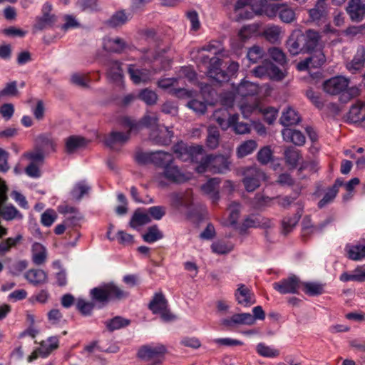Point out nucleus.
<instances>
[{
    "label": "nucleus",
    "instance_id": "obj_4",
    "mask_svg": "<svg viewBox=\"0 0 365 365\" xmlns=\"http://www.w3.org/2000/svg\"><path fill=\"white\" fill-rule=\"evenodd\" d=\"M168 352L165 345H145L139 348L137 356L147 365H161Z\"/></svg>",
    "mask_w": 365,
    "mask_h": 365
},
{
    "label": "nucleus",
    "instance_id": "obj_62",
    "mask_svg": "<svg viewBox=\"0 0 365 365\" xmlns=\"http://www.w3.org/2000/svg\"><path fill=\"white\" fill-rule=\"evenodd\" d=\"M286 74L277 66L269 62L268 63V76L269 79L274 81H281L285 77Z\"/></svg>",
    "mask_w": 365,
    "mask_h": 365
},
{
    "label": "nucleus",
    "instance_id": "obj_10",
    "mask_svg": "<svg viewBox=\"0 0 365 365\" xmlns=\"http://www.w3.org/2000/svg\"><path fill=\"white\" fill-rule=\"evenodd\" d=\"M257 24H249L242 26L238 31L237 35L231 40V45L235 51L242 48L245 43L258 32Z\"/></svg>",
    "mask_w": 365,
    "mask_h": 365
},
{
    "label": "nucleus",
    "instance_id": "obj_25",
    "mask_svg": "<svg viewBox=\"0 0 365 365\" xmlns=\"http://www.w3.org/2000/svg\"><path fill=\"white\" fill-rule=\"evenodd\" d=\"M347 12L352 21L359 22L365 16V4L362 0H350Z\"/></svg>",
    "mask_w": 365,
    "mask_h": 365
},
{
    "label": "nucleus",
    "instance_id": "obj_16",
    "mask_svg": "<svg viewBox=\"0 0 365 365\" xmlns=\"http://www.w3.org/2000/svg\"><path fill=\"white\" fill-rule=\"evenodd\" d=\"M162 175L168 180L175 183L185 182L191 178L190 174L182 172L172 163L165 166Z\"/></svg>",
    "mask_w": 365,
    "mask_h": 365
},
{
    "label": "nucleus",
    "instance_id": "obj_9",
    "mask_svg": "<svg viewBox=\"0 0 365 365\" xmlns=\"http://www.w3.org/2000/svg\"><path fill=\"white\" fill-rule=\"evenodd\" d=\"M243 184L247 192H253L259 187L260 182L266 180L265 173L256 167H251L244 173Z\"/></svg>",
    "mask_w": 365,
    "mask_h": 365
},
{
    "label": "nucleus",
    "instance_id": "obj_53",
    "mask_svg": "<svg viewBox=\"0 0 365 365\" xmlns=\"http://www.w3.org/2000/svg\"><path fill=\"white\" fill-rule=\"evenodd\" d=\"M163 237V232L158 229L157 225L150 226L147 232L143 235V239L148 243H153Z\"/></svg>",
    "mask_w": 365,
    "mask_h": 365
},
{
    "label": "nucleus",
    "instance_id": "obj_12",
    "mask_svg": "<svg viewBox=\"0 0 365 365\" xmlns=\"http://www.w3.org/2000/svg\"><path fill=\"white\" fill-rule=\"evenodd\" d=\"M287 47L288 51L292 56L307 53L304 36L300 30H295L292 33L287 41Z\"/></svg>",
    "mask_w": 365,
    "mask_h": 365
},
{
    "label": "nucleus",
    "instance_id": "obj_35",
    "mask_svg": "<svg viewBox=\"0 0 365 365\" xmlns=\"http://www.w3.org/2000/svg\"><path fill=\"white\" fill-rule=\"evenodd\" d=\"M7 234V230L0 225V238ZM22 240V235H18L15 237H9L0 242V255L8 252L10 249L17 245Z\"/></svg>",
    "mask_w": 365,
    "mask_h": 365
},
{
    "label": "nucleus",
    "instance_id": "obj_44",
    "mask_svg": "<svg viewBox=\"0 0 365 365\" xmlns=\"http://www.w3.org/2000/svg\"><path fill=\"white\" fill-rule=\"evenodd\" d=\"M56 21V16H48L47 14L37 16L34 29L37 31H42L53 26Z\"/></svg>",
    "mask_w": 365,
    "mask_h": 365
},
{
    "label": "nucleus",
    "instance_id": "obj_33",
    "mask_svg": "<svg viewBox=\"0 0 365 365\" xmlns=\"http://www.w3.org/2000/svg\"><path fill=\"white\" fill-rule=\"evenodd\" d=\"M103 48L112 53H120L125 47V42L120 38L105 37L103 40Z\"/></svg>",
    "mask_w": 365,
    "mask_h": 365
},
{
    "label": "nucleus",
    "instance_id": "obj_49",
    "mask_svg": "<svg viewBox=\"0 0 365 365\" xmlns=\"http://www.w3.org/2000/svg\"><path fill=\"white\" fill-rule=\"evenodd\" d=\"M240 110L245 118H248L252 113H260L262 108L259 102H243L240 105Z\"/></svg>",
    "mask_w": 365,
    "mask_h": 365
},
{
    "label": "nucleus",
    "instance_id": "obj_64",
    "mask_svg": "<svg viewBox=\"0 0 365 365\" xmlns=\"http://www.w3.org/2000/svg\"><path fill=\"white\" fill-rule=\"evenodd\" d=\"M270 58L279 64L286 63V56L282 49L277 47H272L268 50Z\"/></svg>",
    "mask_w": 365,
    "mask_h": 365
},
{
    "label": "nucleus",
    "instance_id": "obj_63",
    "mask_svg": "<svg viewBox=\"0 0 365 365\" xmlns=\"http://www.w3.org/2000/svg\"><path fill=\"white\" fill-rule=\"evenodd\" d=\"M71 82L80 87L88 88L90 79L87 75L75 73L71 76Z\"/></svg>",
    "mask_w": 365,
    "mask_h": 365
},
{
    "label": "nucleus",
    "instance_id": "obj_57",
    "mask_svg": "<svg viewBox=\"0 0 365 365\" xmlns=\"http://www.w3.org/2000/svg\"><path fill=\"white\" fill-rule=\"evenodd\" d=\"M130 324V321L120 317H115L106 322L108 330L114 331L125 327Z\"/></svg>",
    "mask_w": 365,
    "mask_h": 365
},
{
    "label": "nucleus",
    "instance_id": "obj_39",
    "mask_svg": "<svg viewBox=\"0 0 365 365\" xmlns=\"http://www.w3.org/2000/svg\"><path fill=\"white\" fill-rule=\"evenodd\" d=\"M278 17L284 24H292L297 20L294 9L287 4H280Z\"/></svg>",
    "mask_w": 365,
    "mask_h": 365
},
{
    "label": "nucleus",
    "instance_id": "obj_15",
    "mask_svg": "<svg viewBox=\"0 0 365 365\" xmlns=\"http://www.w3.org/2000/svg\"><path fill=\"white\" fill-rule=\"evenodd\" d=\"M173 135V131L168 127L162 125L151 130L150 140L156 145H166L171 142Z\"/></svg>",
    "mask_w": 365,
    "mask_h": 365
},
{
    "label": "nucleus",
    "instance_id": "obj_50",
    "mask_svg": "<svg viewBox=\"0 0 365 365\" xmlns=\"http://www.w3.org/2000/svg\"><path fill=\"white\" fill-rule=\"evenodd\" d=\"M86 142L85 138L81 136L72 135L66 140V149L67 153H71L78 148L84 146Z\"/></svg>",
    "mask_w": 365,
    "mask_h": 365
},
{
    "label": "nucleus",
    "instance_id": "obj_30",
    "mask_svg": "<svg viewBox=\"0 0 365 365\" xmlns=\"http://www.w3.org/2000/svg\"><path fill=\"white\" fill-rule=\"evenodd\" d=\"M252 0H237L235 5V11L237 13V19H250L254 16V10L247 8Z\"/></svg>",
    "mask_w": 365,
    "mask_h": 365
},
{
    "label": "nucleus",
    "instance_id": "obj_41",
    "mask_svg": "<svg viewBox=\"0 0 365 365\" xmlns=\"http://www.w3.org/2000/svg\"><path fill=\"white\" fill-rule=\"evenodd\" d=\"M300 121L299 114L292 108H288L282 113L280 118V123L284 127L295 125Z\"/></svg>",
    "mask_w": 365,
    "mask_h": 365
},
{
    "label": "nucleus",
    "instance_id": "obj_43",
    "mask_svg": "<svg viewBox=\"0 0 365 365\" xmlns=\"http://www.w3.org/2000/svg\"><path fill=\"white\" fill-rule=\"evenodd\" d=\"M284 155L287 165L291 168H295L302 158L299 151L292 147L286 149Z\"/></svg>",
    "mask_w": 365,
    "mask_h": 365
},
{
    "label": "nucleus",
    "instance_id": "obj_32",
    "mask_svg": "<svg viewBox=\"0 0 365 365\" xmlns=\"http://www.w3.org/2000/svg\"><path fill=\"white\" fill-rule=\"evenodd\" d=\"M130 130L129 128H128ZM133 131H130L127 133H122L118 131L111 132L105 139V144L110 148H114L115 145L117 144H123L128 141L130 138V133Z\"/></svg>",
    "mask_w": 365,
    "mask_h": 365
},
{
    "label": "nucleus",
    "instance_id": "obj_24",
    "mask_svg": "<svg viewBox=\"0 0 365 365\" xmlns=\"http://www.w3.org/2000/svg\"><path fill=\"white\" fill-rule=\"evenodd\" d=\"M220 179L213 178L209 179L205 184L201 186V190L205 195L209 196L213 203H216L220 199L219 187Z\"/></svg>",
    "mask_w": 365,
    "mask_h": 365
},
{
    "label": "nucleus",
    "instance_id": "obj_31",
    "mask_svg": "<svg viewBox=\"0 0 365 365\" xmlns=\"http://www.w3.org/2000/svg\"><path fill=\"white\" fill-rule=\"evenodd\" d=\"M106 66L108 78L115 83H121L123 74L120 63L116 61H109Z\"/></svg>",
    "mask_w": 365,
    "mask_h": 365
},
{
    "label": "nucleus",
    "instance_id": "obj_51",
    "mask_svg": "<svg viewBox=\"0 0 365 365\" xmlns=\"http://www.w3.org/2000/svg\"><path fill=\"white\" fill-rule=\"evenodd\" d=\"M130 15L123 10L118 11L107 21V24L111 27H118L125 24L129 19Z\"/></svg>",
    "mask_w": 365,
    "mask_h": 365
},
{
    "label": "nucleus",
    "instance_id": "obj_58",
    "mask_svg": "<svg viewBox=\"0 0 365 365\" xmlns=\"http://www.w3.org/2000/svg\"><path fill=\"white\" fill-rule=\"evenodd\" d=\"M89 189V186L85 182H79L75 185L71 195L73 199L79 200L88 192Z\"/></svg>",
    "mask_w": 365,
    "mask_h": 365
},
{
    "label": "nucleus",
    "instance_id": "obj_42",
    "mask_svg": "<svg viewBox=\"0 0 365 365\" xmlns=\"http://www.w3.org/2000/svg\"><path fill=\"white\" fill-rule=\"evenodd\" d=\"M36 143L44 153L54 151L56 149V143L48 134L39 135L36 138Z\"/></svg>",
    "mask_w": 365,
    "mask_h": 365
},
{
    "label": "nucleus",
    "instance_id": "obj_13",
    "mask_svg": "<svg viewBox=\"0 0 365 365\" xmlns=\"http://www.w3.org/2000/svg\"><path fill=\"white\" fill-rule=\"evenodd\" d=\"M299 286V279L294 275L272 284L273 288L282 294H297Z\"/></svg>",
    "mask_w": 365,
    "mask_h": 365
},
{
    "label": "nucleus",
    "instance_id": "obj_34",
    "mask_svg": "<svg viewBox=\"0 0 365 365\" xmlns=\"http://www.w3.org/2000/svg\"><path fill=\"white\" fill-rule=\"evenodd\" d=\"M282 134L285 141L292 143L296 145L301 146L305 143V137L299 130L285 128L282 130Z\"/></svg>",
    "mask_w": 365,
    "mask_h": 365
},
{
    "label": "nucleus",
    "instance_id": "obj_14",
    "mask_svg": "<svg viewBox=\"0 0 365 365\" xmlns=\"http://www.w3.org/2000/svg\"><path fill=\"white\" fill-rule=\"evenodd\" d=\"M326 61L325 55L321 49H317L312 53L311 56L297 63V68L299 71H306L309 68L321 67Z\"/></svg>",
    "mask_w": 365,
    "mask_h": 365
},
{
    "label": "nucleus",
    "instance_id": "obj_2",
    "mask_svg": "<svg viewBox=\"0 0 365 365\" xmlns=\"http://www.w3.org/2000/svg\"><path fill=\"white\" fill-rule=\"evenodd\" d=\"M92 300L99 304V307L105 306L110 300L121 299L128 296V293L113 282L101 284L90 291Z\"/></svg>",
    "mask_w": 365,
    "mask_h": 365
},
{
    "label": "nucleus",
    "instance_id": "obj_8",
    "mask_svg": "<svg viewBox=\"0 0 365 365\" xmlns=\"http://www.w3.org/2000/svg\"><path fill=\"white\" fill-rule=\"evenodd\" d=\"M137 160L140 163H152L157 166L165 168L173 163V157L170 153L158 150L149 153H140L136 155Z\"/></svg>",
    "mask_w": 365,
    "mask_h": 365
},
{
    "label": "nucleus",
    "instance_id": "obj_28",
    "mask_svg": "<svg viewBox=\"0 0 365 365\" xmlns=\"http://www.w3.org/2000/svg\"><path fill=\"white\" fill-rule=\"evenodd\" d=\"M347 119L352 123L365 122V103L358 101L348 113Z\"/></svg>",
    "mask_w": 365,
    "mask_h": 365
},
{
    "label": "nucleus",
    "instance_id": "obj_29",
    "mask_svg": "<svg viewBox=\"0 0 365 365\" xmlns=\"http://www.w3.org/2000/svg\"><path fill=\"white\" fill-rule=\"evenodd\" d=\"M328 13L325 0H317L314 8L309 10V16L312 21L319 22L326 18Z\"/></svg>",
    "mask_w": 365,
    "mask_h": 365
},
{
    "label": "nucleus",
    "instance_id": "obj_60",
    "mask_svg": "<svg viewBox=\"0 0 365 365\" xmlns=\"http://www.w3.org/2000/svg\"><path fill=\"white\" fill-rule=\"evenodd\" d=\"M94 306L95 304L93 302H88L83 299H78L76 302L77 309L83 316L91 315L94 308Z\"/></svg>",
    "mask_w": 365,
    "mask_h": 365
},
{
    "label": "nucleus",
    "instance_id": "obj_61",
    "mask_svg": "<svg viewBox=\"0 0 365 365\" xmlns=\"http://www.w3.org/2000/svg\"><path fill=\"white\" fill-rule=\"evenodd\" d=\"M264 54V50L260 46L255 45L248 50L247 57L251 63H255L263 57Z\"/></svg>",
    "mask_w": 365,
    "mask_h": 365
},
{
    "label": "nucleus",
    "instance_id": "obj_52",
    "mask_svg": "<svg viewBox=\"0 0 365 365\" xmlns=\"http://www.w3.org/2000/svg\"><path fill=\"white\" fill-rule=\"evenodd\" d=\"M257 353L263 357L275 358L279 355V351L272 346L266 345L264 343H259L256 346Z\"/></svg>",
    "mask_w": 365,
    "mask_h": 365
},
{
    "label": "nucleus",
    "instance_id": "obj_17",
    "mask_svg": "<svg viewBox=\"0 0 365 365\" xmlns=\"http://www.w3.org/2000/svg\"><path fill=\"white\" fill-rule=\"evenodd\" d=\"M6 187H0V215L5 220H12L14 219L21 220L23 215L14 205H8L1 208L2 204L6 200Z\"/></svg>",
    "mask_w": 365,
    "mask_h": 365
},
{
    "label": "nucleus",
    "instance_id": "obj_20",
    "mask_svg": "<svg viewBox=\"0 0 365 365\" xmlns=\"http://www.w3.org/2000/svg\"><path fill=\"white\" fill-rule=\"evenodd\" d=\"M254 324L255 318L250 313L235 314L230 318H224L220 321V324L227 328L236 325H253Z\"/></svg>",
    "mask_w": 365,
    "mask_h": 365
},
{
    "label": "nucleus",
    "instance_id": "obj_37",
    "mask_svg": "<svg viewBox=\"0 0 365 365\" xmlns=\"http://www.w3.org/2000/svg\"><path fill=\"white\" fill-rule=\"evenodd\" d=\"M348 257L354 261H360L365 258V245L361 244L347 245L345 248Z\"/></svg>",
    "mask_w": 365,
    "mask_h": 365
},
{
    "label": "nucleus",
    "instance_id": "obj_22",
    "mask_svg": "<svg viewBox=\"0 0 365 365\" xmlns=\"http://www.w3.org/2000/svg\"><path fill=\"white\" fill-rule=\"evenodd\" d=\"M365 66V48H358L353 58L346 63V68L352 74L360 72Z\"/></svg>",
    "mask_w": 365,
    "mask_h": 365
},
{
    "label": "nucleus",
    "instance_id": "obj_1",
    "mask_svg": "<svg viewBox=\"0 0 365 365\" xmlns=\"http://www.w3.org/2000/svg\"><path fill=\"white\" fill-rule=\"evenodd\" d=\"M349 78L337 76L327 80L323 84L324 91L330 95L341 94V101L346 102L359 95L360 91L356 86H349Z\"/></svg>",
    "mask_w": 365,
    "mask_h": 365
},
{
    "label": "nucleus",
    "instance_id": "obj_19",
    "mask_svg": "<svg viewBox=\"0 0 365 365\" xmlns=\"http://www.w3.org/2000/svg\"><path fill=\"white\" fill-rule=\"evenodd\" d=\"M58 346V339L56 336L49 337L46 341H42L38 349L34 351L28 358L29 362L33 361L38 356L46 357L53 350Z\"/></svg>",
    "mask_w": 365,
    "mask_h": 365
},
{
    "label": "nucleus",
    "instance_id": "obj_23",
    "mask_svg": "<svg viewBox=\"0 0 365 365\" xmlns=\"http://www.w3.org/2000/svg\"><path fill=\"white\" fill-rule=\"evenodd\" d=\"M171 205L178 210L188 209L192 202V193L191 191L185 192L173 193L170 195Z\"/></svg>",
    "mask_w": 365,
    "mask_h": 365
},
{
    "label": "nucleus",
    "instance_id": "obj_21",
    "mask_svg": "<svg viewBox=\"0 0 365 365\" xmlns=\"http://www.w3.org/2000/svg\"><path fill=\"white\" fill-rule=\"evenodd\" d=\"M220 66L221 60L216 56L210 59L207 66V76L217 82H223L228 78L227 74L221 69Z\"/></svg>",
    "mask_w": 365,
    "mask_h": 365
},
{
    "label": "nucleus",
    "instance_id": "obj_46",
    "mask_svg": "<svg viewBox=\"0 0 365 365\" xmlns=\"http://www.w3.org/2000/svg\"><path fill=\"white\" fill-rule=\"evenodd\" d=\"M257 143L254 140H248L241 143L237 148V156L239 158H244L252 153L257 148Z\"/></svg>",
    "mask_w": 365,
    "mask_h": 365
},
{
    "label": "nucleus",
    "instance_id": "obj_5",
    "mask_svg": "<svg viewBox=\"0 0 365 365\" xmlns=\"http://www.w3.org/2000/svg\"><path fill=\"white\" fill-rule=\"evenodd\" d=\"M159 118L156 114L145 115L140 120H136L130 117L124 116L120 120V124L123 128H129L130 131L138 132L143 128L155 129L162 125L158 124Z\"/></svg>",
    "mask_w": 365,
    "mask_h": 365
},
{
    "label": "nucleus",
    "instance_id": "obj_7",
    "mask_svg": "<svg viewBox=\"0 0 365 365\" xmlns=\"http://www.w3.org/2000/svg\"><path fill=\"white\" fill-rule=\"evenodd\" d=\"M173 151L177 158L182 161L190 160L197 162L199 158L203 155L204 148L202 145H189L182 142L178 143L173 147Z\"/></svg>",
    "mask_w": 365,
    "mask_h": 365
},
{
    "label": "nucleus",
    "instance_id": "obj_27",
    "mask_svg": "<svg viewBox=\"0 0 365 365\" xmlns=\"http://www.w3.org/2000/svg\"><path fill=\"white\" fill-rule=\"evenodd\" d=\"M235 295L238 304L244 307H250L255 303L253 294L245 284H240L238 285Z\"/></svg>",
    "mask_w": 365,
    "mask_h": 365
},
{
    "label": "nucleus",
    "instance_id": "obj_26",
    "mask_svg": "<svg viewBox=\"0 0 365 365\" xmlns=\"http://www.w3.org/2000/svg\"><path fill=\"white\" fill-rule=\"evenodd\" d=\"M304 36V45L307 53L312 52L321 48V36L319 33L313 29H309L303 33Z\"/></svg>",
    "mask_w": 365,
    "mask_h": 365
},
{
    "label": "nucleus",
    "instance_id": "obj_59",
    "mask_svg": "<svg viewBox=\"0 0 365 365\" xmlns=\"http://www.w3.org/2000/svg\"><path fill=\"white\" fill-rule=\"evenodd\" d=\"M138 97L149 106L155 104L158 100L157 94L154 91L148 88L143 89L140 92Z\"/></svg>",
    "mask_w": 365,
    "mask_h": 365
},
{
    "label": "nucleus",
    "instance_id": "obj_47",
    "mask_svg": "<svg viewBox=\"0 0 365 365\" xmlns=\"http://www.w3.org/2000/svg\"><path fill=\"white\" fill-rule=\"evenodd\" d=\"M46 258V248L40 243L35 242L32 245V259L34 264L40 265Z\"/></svg>",
    "mask_w": 365,
    "mask_h": 365
},
{
    "label": "nucleus",
    "instance_id": "obj_38",
    "mask_svg": "<svg viewBox=\"0 0 365 365\" xmlns=\"http://www.w3.org/2000/svg\"><path fill=\"white\" fill-rule=\"evenodd\" d=\"M259 89L258 84L247 81H242L237 86L236 93L237 95L245 97L258 93Z\"/></svg>",
    "mask_w": 365,
    "mask_h": 365
},
{
    "label": "nucleus",
    "instance_id": "obj_56",
    "mask_svg": "<svg viewBox=\"0 0 365 365\" xmlns=\"http://www.w3.org/2000/svg\"><path fill=\"white\" fill-rule=\"evenodd\" d=\"M220 133L217 128L210 126L207 138V146L210 149H215L219 145Z\"/></svg>",
    "mask_w": 365,
    "mask_h": 365
},
{
    "label": "nucleus",
    "instance_id": "obj_3",
    "mask_svg": "<svg viewBox=\"0 0 365 365\" xmlns=\"http://www.w3.org/2000/svg\"><path fill=\"white\" fill-rule=\"evenodd\" d=\"M230 161L222 155H207L202 158L195 168L198 173L210 171L212 173H225L230 170Z\"/></svg>",
    "mask_w": 365,
    "mask_h": 365
},
{
    "label": "nucleus",
    "instance_id": "obj_40",
    "mask_svg": "<svg viewBox=\"0 0 365 365\" xmlns=\"http://www.w3.org/2000/svg\"><path fill=\"white\" fill-rule=\"evenodd\" d=\"M25 278L31 284L37 285L46 282L47 275L44 271L39 269H32L26 272Z\"/></svg>",
    "mask_w": 365,
    "mask_h": 365
},
{
    "label": "nucleus",
    "instance_id": "obj_48",
    "mask_svg": "<svg viewBox=\"0 0 365 365\" xmlns=\"http://www.w3.org/2000/svg\"><path fill=\"white\" fill-rule=\"evenodd\" d=\"M229 217L225 225L237 228V222L240 215V204L237 202H231L228 206Z\"/></svg>",
    "mask_w": 365,
    "mask_h": 365
},
{
    "label": "nucleus",
    "instance_id": "obj_36",
    "mask_svg": "<svg viewBox=\"0 0 365 365\" xmlns=\"http://www.w3.org/2000/svg\"><path fill=\"white\" fill-rule=\"evenodd\" d=\"M227 113L225 110H216L214 113V118L222 130H226L231 127V125L236 120L237 114L230 115L227 118Z\"/></svg>",
    "mask_w": 365,
    "mask_h": 365
},
{
    "label": "nucleus",
    "instance_id": "obj_18",
    "mask_svg": "<svg viewBox=\"0 0 365 365\" xmlns=\"http://www.w3.org/2000/svg\"><path fill=\"white\" fill-rule=\"evenodd\" d=\"M58 346V339L56 336L49 337L46 341H42L38 349L34 351L28 358L29 362L33 361L38 356L46 357L53 350Z\"/></svg>",
    "mask_w": 365,
    "mask_h": 365
},
{
    "label": "nucleus",
    "instance_id": "obj_55",
    "mask_svg": "<svg viewBox=\"0 0 365 365\" xmlns=\"http://www.w3.org/2000/svg\"><path fill=\"white\" fill-rule=\"evenodd\" d=\"M18 93L19 91L16 81L9 82L0 91V101H4L8 98L14 97L17 96Z\"/></svg>",
    "mask_w": 365,
    "mask_h": 365
},
{
    "label": "nucleus",
    "instance_id": "obj_11",
    "mask_svg": "<svg viewBox=\"0 0 365 365\" xmlns=\"http://www.w3.org/2000/svg\"><path fill=\"white\" fill-rule=\"evenodd\" d=\"M127 69L130 80L136 85L148 83L152 80L155 73L153 71L146 68H140L134 64L128 65Z\"/></svg>",
    "mask_w": 365,
    "mask_h": 365
},
{
    "label": "nucleus",
    "instance_id": "obj_54",
    "mask_svg": "<svg viewBox=\"0 0 365 365\" xmlns=\"http://www.w3.org/2000/svg\"><path fill=\"white\" fill-rule=\"evenodd\" d=\"M150 217L148 212L136 211L130 222V225L133 228H137L139 226L145 225L150 222Z\"/></svg>",
    "mask_w": 365,
    "mask_h": 365
},
{
    "label": "nucleus",
    "instance_id": "obj_45",
    "mask_svg": "<svg viewBox=\"0 0 365 365\" xmlns=\"http://www.w3.org/2000/svg\"><path fill=\"white\" fill-rule=\"evenodd\" d=\"M282 28L277 25L268 26L264 31L265 38L271 43H277L282 38Z\"/></svg>",
    "mask_w": 365,
    "mask_h": 365
},
{
    "label": "nucleus",
    "instance_id": "obj_6",
    "mask_svg": "<svg viewBox=\"0 0 365 365\" xmlns=\"http://www.w3.org/2000/svg\"><path fill=\"white\" fill-rule=\"evenodd\" d=\"M148 307L153 314L160 315L165 322H170L176 319V316L170 312L168 301L161 292L154 294Z\"/></svg>",
    "mask_w": 365,
    "mask_h": 365
}]
</instances>
